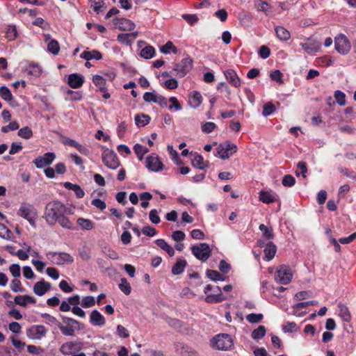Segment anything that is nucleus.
Masks as SVG:
<instances>
[{
	"instance_id": "nucleus-35",
	"label": "nucleus",
	"mask_w": 356,
	"mask_h": 356,
	"mask_svg": "<svg viewBox=\"0 0 356 356\" xmlns=\"http://www.w3.org/2000/svg\"><path fill=\"white\" fill-rule=\"evenodd\" d=\"M76 223L83 230H91L94 227V222L90 219L79 218Z\"/></svg>"
},
{
	"instance_id": "nucleus-21",
	"label": "nucleus",
	"mask_w": 356,
	"mask_h": 356,
	"mask_svg": "<svg viewBox=\"0 0 356 356\" xmlns=\"http://www.w3.org/2000/svg\"><path fill=\"white\" fill-rule=\"evenodd\" d=\"M90 323L94 326H103L106 323V320L99 311L93 310L90 315Z\"/></svg>"
},
{
	"instance_id": "nucleus-46",
	"label": "nucleus",
	"mask_w": 356,
	"mask_h": 356,
	"mask_svg": "<svg viewBox=\"0 0 356 356\" xmlns=\"http://www.w3.org/2000/svg\"><path fill=\"white\" fill-rule=\"evenodd\" d=\"M119 288L125 295H129L131 293V285L124 277L121 278Z\"/></svg>"
},
{
	"instance_id": "nucleus-26",
	"label": "nucleus",
	"mask_w": 356,
	"mask_h": 356,
	"mask_svg": "<svg viewBox=\"0 0 356 356\" xmlns=\"http://www.w3.org/2000/svg\"><path fill=\"white\" fill-rule=\"evenodd\" d=\"M264 252L265 259L270 261L274 258L277 252V246L273 242L269 241L266 243Z\"/></svg>"
},
{
	"instance_id": "nucleus-55",
	"label": "nucleus",
	"mask_w": 356,
	"mask_h": 356,
	"mask_svg": "<svg viewBox=\"0 0 356 356\" xmlns=\"http://www.w3.org/2000/svg\"><path fill=\"white\" fill-rule=\"evenodd\" d=\"M176 349L180 354L184 353H193V349L183 343H177L176 344Z\"/></svg>"
},
{
	"instance_id": "nucleus-4",
	"label": "nucleus",
	"mask_w": 356,
	"mask_h": 356,
	"mask_svg": "<svg viewBox=\"0 0 356 356\" xmlns=\"http://www.w3.org/2000/svg\"><path fill=\"white\" fill-rule=\"evenodd\" d=\"M17 213L19 216L26 219L31 226H35L38 211L33 204L26 202L21 203Z\"/></svg>"
},
{
	"instance_id": "nucleus-51",
	"label": "nucleus",
	"mask_w": 356,
	"mask_h": 356,
	"mask_svg": "<svg viewBox=\"0 0 356 356\" xmlns=\"http://www.w3.org/2000/svg\"><path fill=\"white\" fill-rule=\"evenodd\" d=\"M91 2V7L93 8L95 13L97 14L102 11L105 3L104 0H89Z\"/></svg>"
},
{
	"instance_id": "nucleus-33",
	"label": "nucleus",
	"mask_w": 356,
	"mask_h": 356,
	"mask_svg": "<svg viewBox=\"0 0 356 356\" xmlns=\"http://www.w3.org/2000/svg\"><path fill=\"white\" fill-rule=\"evenodd\" d=\"M339 316L346 322H350L351 320V315L347 306L339 302L338 304Z\"/></svg>"
},
{
	"instance_id": "nucleus-59",
	"label": "nucleus",
	"mask_w": 356,
	"mask_h": 356,
	"mask_svg": "<svg viewBox=\"0 0 356 356\" xmlns=\"http://www.w3.org/2000/svg\"><path fill=\"white\" fill-rule=\"evenodd\" d=\"M17 35L15 26H9L6 31V37L9 40H14Z\"/></svg>"
},
{
	"instance_id": "nucleus-8",
	"label": "nucleus",
	"mask_w": 356,
	"mask_h": 356,
	"mask_svg": "<svg viewBox=\"0 0 356 356\" xmlns=\"http://www.w3.org/2000/svg\"><path fill=\"white\" fill-rule=\"evenodd\" d=\"M334 46L336 51L342 55L348 54L351 48L349 40L343 33H340L335 37Z\"/></svg>"
},
{
	"instance_id": "nucleus-6",
	"label": "nucleus",
	"mask_w": 356,
	"mask_h": 356,
	"mask_svg": "<svg viewBox=\"0 0 356 356\" xmlns=\"http://www.w3.org/2000/svg\"><path fill=\"white\" fill-rule=\"evenodd\" d=\"M47 258L58 266H63L65 264H70L74 262V258L69 253L67 252H49L47 254Z\"/></svg>"
},
{
	"instance_id": "nucleus-60",
	"label": "nucleus",
	"mask_w": 356,
	"mask_h": 356,
	"mask_svg": "<svg viewBox=\"0 0 356 356\" xmlns=\"http://www.w3.org/2000/svg\"><path fill=\"white\" fill-rule=\"evenodd\" d=\"M217 127V125L212 122H207L202 124V130L203 132L209 134L211 133Z\"/></svg>"
},
{
	"instance_id": "nucleus-61",
	"label": "nucleus",
	"mask_w": 356,
	"mask_h": 356,
	"mask_svg": "<svg viewBox=\"0 0 356 356\" xmlns=\"http://www.w3.org/2000/svg\"><path fill=\"white\" fill-rule=\"evenodd\" d=\"M163 86L168 90H174L178 87V82L175 79H170L163 83Z\"/></svg>"
},
{
	"instance_id": "nucleus-38",
	"label": "nucleus",
	"mask_w": 356,
	"mask_h": 356,
	"mask_svg": "<svg viewBox=\"0 0 356 356\" xmlns=\"http://www.w3.org/2000/svg\"><path fill=\"white\" fill-rule=\"evenodd\" d=\"M133 149L140 161H142L144 155L149 152V149L147 147L143 146L139 143H136L134 146Z\"/></svg>"
},
{
	"instance_id": "nucleus-43",
	"label": "nucleus",
	"mask_w": 356,
	"mask_h": 356,
	"mask_svg": "<svg viewBox=\"0 0 356 356\" xmlns=\"http://www.w3.org/2000/svg\"><path fill=\"white\" fill-rule=\"evenodd\" d=\"M19 137L24 139H30L33 136V131L29 127H24L19 129L17 132Z\"/></svg>"
},
{
	"instance_id": "nucleus-36",
	"label": "nucleus",
	"mask_w": 356,
	"mask_h": 356,
	"mask_svg": "<svg viewBox=\"0 0 356 356\" xmlns=\"http://www.w3.org/2000/svg\"><path fill=\"white\" fill-rule=\"evenodd\" d=\"M259 229L262 232V238L266 240H271L274 238V234L272 227H268L264 224H261Z\"/></svg>"
},
{
	"instance_id": "nucleus-10",
	"label": "nucleus",
	"mask_w": 356,
	"mask_h": 356,
	"mask_svg": "<svg viewBox=\"0 0 356 356\" xmlns=\"http://www.w3.org/2000/svg\"><path fill=\"white\" fill-rule=\"evenodd\" d=\"M292 273L291 268L288 266H281L277 270L275 275V280L281 284H288L292 279Z\"/></svg>"
},
{
	"instance_id": "nucleus-17",
	"label": "nucleus",
	"mask_w": 356,
	"mask_h": 356,
	"mask_svg": "<svg viewBox=\"0 0 356 356\" xmlns=\"http://www.w3.org/2000/svg\"><path fill=\"white\" fill-rule=\"evenodd\" d=\"M300 45L309 54L318 51L321 47L319 42L312 38H308L305 42H301Z\"/></svg>"
},
{
	"instance_id": "nucleus-37",
	"label": "nucleus",
	"mask_w": 356,
	"mask_h": 356,
	"mask_svg": "<svg viewBox=\"0 0 356 356\" xmlns=\"http://www.w3.org/2000/svg\"><path fill=\"white\" fill-rule=\"evenodd\" d=\"M150 117L148 115L140 113L135 116V122L138 127H144L149 124Z\"/></svg>"
},
{
	"instance_id": "nucleus-47",
	"label": "nucleus",
	"mask_w": 356,
	"mask_h": 356,
	"mask_svg": "<svg viewBox=\"0 0 356 356\" xmlns=\"http://www.w3.org/2000/svg\"><path fill=\"white\" fill-rule=\"evenodd\" d=\"M47 49L54 55H57L60 51V45L57 40H51L47 44Z\"/></svg>"
},
{
	"instance_id": "nucleus-64",
	"label": "nucleus",
	"mask_w": 356,
	"mask_h": 356,
	"mask_svg": "<svg viewBox=\"0 0 356 356\" xmlns=\"http://www.w3.org/2000/svg\"><path fill=\"white\" fill-rule=\"evenodd\" d=\"M149 218L154 224H159L161 221L160 217L156 209H154L149 211Z\"/></svg>"
},
{
	"instance_id": "nucleus-44",
	"label": "nucleus",
	"mask_w": 356,
	"mask_h": 356,
	"mask_svg": "<svg viewBox=\"0 0 356 356\" xmlns=\"http://www.w3.org/2000/svg\"><path fill=\"white\" fill-rule=\"evenodd\" d=\"M0 96L7 102H11L13 99V96L10 89L6 86L0 87Z\"/></svg>"
},
{
	"instance_id": "nucleus-34",
	"label": "nucleus",
	"mask_w": 356,
	"mask_h": 356,
	"mask_svg": "<svg viewBox=\"0 0 356 356\" xmlns=\"http://www.w3.org/2000/svg\"><path fill=\"white\" fill-rule=\"evenodd\" d=\"M26 71L29 74L32 75L35 77H38L40 76L42 73L41 67L35 63H31L27 66Z\"/></svg>"
},
{
	"instance_id": "nucleus-30",
	"label": "nucleus",
	"mask_w": 356,
	"mask_h": 356,
	"mask_svg": "<svg viewBox=\"0 0 356 356\" xmlns=\"http://www.w3.org/2000/svg\"><path fill=\"white\" fill-rule=\"evenodd\" d=\"M187 262L185 259H178L172 268V274L180 275L184 271Z\"/></svg>"
},
{
	"instance_id": "nucleus-7",
	"label": "nucleus",
	"mask_w": 356,
	"mask_h": 356,
	"mask_svg": "<svg viewBox=\"0 0 356 356\" xmlns=\"http://www.w3.org/2000/svg\"><path fill=\"white\" fill-rule=\"evenodd\" d=\"M193 254L199 260L206 261L211 254V250L209 244L202 243L199 245H193L191 248Z\"/></svg>"
},
{
	"instance_id": "nucleus-18",
	"label": "nucleus",
	"mask_w": 356,
	"mask_h": 356,
	"mask_svg": "<svg viewBox=\"0 0 356 356\" xmlns=\"http://www.w3.org/2000/svg\"><path fill=\"white\" fill-rule=\"evenodd\" d=\"M214 292L216 294H209L207 295L205 298V302L207 303L213 304V303H218L221 302L227 299L225 296H224L222 293V290L220 286H216Z\"/></svg>"
},
{
	"instance_id": "nucleus-2",
	"label": "nucleus",
	"mask_w": 356,
	"mask_h": 356,
	"mask_svg": "<svg viewBox=\"0 0 356 356\" xmlns=\"http://www.w3.org/2000/svg\"><path fill=\"white\" fill-rule=\"evenodd\" d=\"M63 323H60L58 328L65 336L74 337L76 335V331L82 330L84 329V324L72 318L61 316Z\"/></svg>"
},
{
	"instance_id": "nucleus-58",
	"label": "nucleus",
	"mask_w": 356,
	"mask_h": 356,
	"mask_svg": "<svg viewBox=\"0 0 356 356\" xmlns=\"http://www.w3.org/2000/svg\"><path fill=\"white\" fill-rule=\"evenodd\" d=\"M282 183L286 187H291L296 184V179L291 175L284 176Z\"/></svg>"
},
{
	"instance_id": "nucleus-63",
	"label": "nucleus",
	"mask_w": 356,
	"mask_h": 356,
	"mask_svg": "<svg viewBox=\"0 0 356 356\" xmlns=\"http://www.w3.org/2000/svg\"><path fill=\"white\" fill-rule=\"evenodd\" d=\"M142 232L143 234L150 237L157 234L156 229L149 225L144 226L142 229Z\"/></svg>"
},
{
	"instance_id": "nucleus-45",
	"label": "nucleus",
	"mask_w": 356,
	"mask_h": 356,
	"mask_svg": "<svg viewBox=\"0 0 356 356\" xmlns=\"http://www.w3.org/2000/svg\"><path fill=\"white\" fill-rule=\"evenodd\" d=\"M161 51L163 54H168L170 51L176 54L177 53V48L174 45L171 41H168L161 48Z\"/></svg>"
},
{
	"instance_id": "nucleus-49",
	"label": "nucleus",
	"mask_w": 356,
	"mask_h": 356,
	"mask_svg": "<svg viewBox=\"0 0 356 356\" xmlns=\"http://www.w3.org/2000/svg\"><path fill=\"white\" fill-rule=\"evenodd\" d=\"M206 275L208 278L213 281L224 280L223 276L221 274H220L217 270H207L206 272Z\"/></svg>"
},
{
	"instance_id": "nucleus-16",
	"label": "nucleus",
	"mask_w": 356,
	"mask_h": 356,
	"mask_svg": "<svg viewBox=\"0 0 356 356\" xmlns=\"http://www.w3.org/2000/svg\"><path fill=\"white\" fill-rule=\"evenodd\" d=\"M145 166L152 171L159 172L162 170L163 165L159 157L148 156L146 158Z\"/></svg>"
},
{
	"instance_id": "nucleus-39",
	"label": "nucleus",
	"mask_w": 356,
	"mask_h": 356,
	"mask_svg": "<svg viewBox=\"0 0 356 356\" xmlns=\"http://www.w3.org/2000/svg\"><path fill=\"white\" fill-rule=\"evenodd\" d=\"M254 7L258 11L264 12L266 15L271 8L270 5L268 2L261 0H257L254 3Z\"/></svg>"
},
{
	"instance_id": "nucleus-24",
	"label": "nucleus",
	"mask_w": 356,
	"mask_h": 356,
	"mask_svg": "<svg viewBox=\"0 0 356 356\" xmlns=\"http://www.w3.org/2000/svg\"><path fill=\"white\" fill-rule=\"evenodd\" d=\"M138 36V32H132L130 33H120L118 35L117 40L119 42L131 45Z\"/></svg>"
},
{
	"instance_id": "nucleus-53",
	"label": "nucleus",
	"mask_w": 356,
	"mask_h": 356,
	"mask_svg": "<svg viewBox=\"0 0 356 356\" xmlns=\"http://www.w3.org/2000/svg\"><path fill=\"white\" fill-rule=\"evenodd\" d=\"M275 111V107L274 104L269 102L266 103L263 106L262 115L264 116H268Z\"/></svg>"
},
{
	"instance_id": "nucleus-5",
	"label": "nucleus",
	"mask_w": 356,
	"mask_h": 356,
	"mask_svg": "<svg viewBox=\"0 0 356 356\" xmlns=\"http://www.w3.org/2000/svg\"><path fill=\"white\" fill-rule=\"evenodd\" d=\"M102 148L104 152L102 154V159L104 164L110 169H117L120 165V162L116 153L105 147Z\"/></svg>"
},
{
	"instance_id": "nucleus-41",
	"label": "nucleus",
	"mask_w": 356,
	"mask_h": 356,
	"mask_svg": "<svg viewBox=\"0 0 356 356\" xmlns=\"http://www.w3.org/2000/svg\"><path fill=\"white\" fill-rule=\"evenodd\" d=\"M259 197V200L265 204H270L275 201V197L268 191H260Z\"/></svg>"
},
{
	"instance_id": "nucleus-22",
	"label": "nucleus",
	"mask_w": 356,
	"mask_h": 356,
	"mask_svg": "<svg viewBox=\"0 0 356 356\" xmlns=\"http://www.w3.org/2000/svg\"><path fill=\"white\" fill-rule=\"evenodd\" d=\"M227 81L235 88L241 86V80L234 70H227L225 72Z\"/></svg>"
},
{
	"instance_id": "nucleus-29",
	"label": "nucleus",
	"mask_w": 356,
	"mask_h": 356,
	"mask_svg": "<svg viewBox=\"0 0 356 356\" xmlns=\"http://www.w3.org/2000/svg\"><path fill=\"white\" fill-rule=\"evenodd\" d=\"M64 186L67 190H71L74 191L76 197L77 198H82L85 195V193L83 190L81 188V186L76 184H72L71 182L67 181L64 183Z\"/></svg>"
},
{
	"instance_id": "nucleus-13",
	"label": "nucleus",
	"mask_w": 356,
	"mask_h": 356,
	"mask_svg": "<svg viewBox=\"0 0 356 356\" xmlns=\"http://www.w3.org/2000/svg\"><path fill=\"white\" fill-rule=\"evenodd\" d=\"M56 159V154L54 152H47L43 156H39L35 158L33 163L37 168L42 169L46 166L50 165Z\"/></svg>"
},
{
	"instance_id": "nucleus-32",
	"label": "nucleus",
	"mask_w": 356,
	"mask_h": 356,
	"mask_svg": "<svg viewBox=\"0 0 356 356\" xmlns=\"http://www.w3.org/2000/svg\"><path fill=\"white\" fill-rule=\"evenodd\" d=\"M155 243L163 250L165 251L170 257H172L175 254L174 248L168 244L164 239H156Z\"/></svg>"
},
{
	"instance_id": "nucleus-20",
	"label": "nucleus",
	"mask_w": 356,
	"mask_h": 356,
	"mask_svg": "<svg viewBox=\"0 0 356 356\" xmlns=\"http://www.w3.org/2000/svg\"><path fill=\"white\" fill-rule=\"evenodd\" d=\"M84 83V78L79 74H71L68 76L67 83L72 88H79Z\"/></svg>"
},
{
	"instance_id": "nucleus-3",
	"label": "nucleus",
	"mask_w": 356,
	"mask_h": 356,
	"mask_svg": "<svg viewBox=\"0 0 356 356\" xmlns=\"http://www.w3.org/2000/svg\"><path fill=\"white\" fill-rule=\"evenodd\" d=\"M211 346L218 350H229L234 346V341L231 335L220 333L214 336L211 340Z\"/></svg>"
},
{
	"instance_id": "nucleus-14",
	"label": "nucleus",
	"mask_w": 356,
	"mask_h": 356,
	"mask_svg": "<svg viewBox=\"0 0 356 356\" xmlns=\"http://www.w3.org/2000/svg\"><path fill=\"white\" fill-rule=\"evenodd\" d=\"M47 330L42 325L31 326L26 330V336L31 339L40 340L45 337Z\"/></svg>"
},
{
	"instance_id": "nucleus-25",
	"label": "nucleus",
	"mask_w": 356,
	"mask_h": 356,
	"mask_svg": "<svg viewBox=\"0 0 356 356\" xmlns=\"http://www.w3.org/2000/svg\"><path fill=\"white\" fill-rule=\"evenodd\" d=\"M36 299L29 295L17 296L15 298V303L22 307H26L27 304H35Z\"/></svg>"
},
{
	"instance_id": "nucleus-1",
	"label": "nucleus",
	"mask_w": 356,
	"mask_h": 356,
	"mask_svg": "<svg viewBox=\"0 0 356 356\" xmlns=\"http://www.w3.org/2000/svg\"><path fill=\"white\" fill-rule=\"evenodd\" d=\"M72 213V210L67 209L63 203L58 200H53L46 204L43 218L50 226L58 222L62 227L73 230V223L65 216V214Z\"/></svg>"
},
{
	"instance_id": "nucleus-56",
	"label": "nucleus",
	"mask_w": 356,
	"mask_h": 356,
	"mask_svg": "<svg viewBox=\"0 0 356 356\" xmlns=\"http://www.w3.org/2000/svg\"><path fill=\"white\" fill-rule=\"evenodd\" d=\"M82 98V93L79 91L68 90L67 92V99L72 101L80 100Z\"/></svg>"
},
{
	"instance_id": "nucleus-48",
	"label": "nucleus",
	"mask_w": 356,
	"mask_h": 356,
	"mask_svg": "<svg viewBox=\"0 0 356 356\" xmlns=\"http://www.w3.org/2000/svg\"><path fill=\"white\" fill-rule=\"evenodd\" d=\"M334 97L339 106H343L346 105V94L343 92L341 90H336L334 92Z\"/></svg>"
},
{
	"instance_id": "nucleus-54",
	"label": "nucleus",
	"mask_w": 356,
	"mask_h": 356,
	"mask_svg": "<svg viewBox=\"0 0 356 356\" xmlns=\"http://www.w3.org/2000/svg\"><path fill=\"white\" fill-rule=\"evenodd\" d=\"M10 289L15 293L25 291V289L22 286V283L20 280L17 279H14L11 282Z\"/></svg>"
},
{
	"instance_id": "nucleus-52",
	"label": "nucleus",
	"mask_w": 356,
	"mask_h": 356,
	"mask_svg": "<svg viewBox=\"0 0 356 356\" xmlns=\"http://www.w3.org/2000/svg\"><path fill=\"white\" fill-rule=\"evenodd\" d=\"M19 128V124L17 120H13L6 126L1 127V130L3 133H8L10 131L17 130Z\"/></svg>"
},
{
	"instance_id": "nucleus-57",
	"label": "nucleus",
	"mask_w": 356,
	"mask_h": 356,
	"mask_svg": "<svg viewBox=\"0 0 356 356\" xmlns=\"http://www.w3.org/2000/svg\"><path fill=\"white\" fill-rule=\"evenodd\" d=\"M264 318L261 314H250L246 316V320L250 323H256L260 322Z\"/></svg>"
},
{
	"instance_id": "nucleus-11",
	"label": "nucleus",
	"mask_w": 356,
	"mask_h": 356,
	"mask_svg": "<svg viewBox=\"0 0 356 356\" xmlns=\"http://www.w3.org/2000/svg\"><path fill=\"white\" fill-rule=\"evenodd\" d=\"M237 150V147L230 141L221 143L217 147V154L222 159L229 158Z\"/></svg>"
},
{
	"instance_id": "nucleus-40",
	"label": "nucleus",
	"mask_w": 356,
	"mask_h": 356,
	"mask_svg": "<svg viewBox=\"0 0 356 356\" xmlns=\"http://www.w3.org/2000/svg\"><path fill=\"white\" fill-rule=\"evenodd\" d=\"M266 329L264 325H259L257 329L254 330L251 334V337L254 340L261 339L266 334Z\"/></svg>"
},
{
	"instance_id": "nucleus-42",
	"label": "nucleus",
	"mask_w": 356,
	"mask_h": 356,
	"mask_svg": "<svg viewBox=\"0 0 356 356\" xmlns=\"http://www.w3.org/2000/svg\"><path fill=\"white\" fill-rule=\"evenodd\" d=\"M155 54V49L152 46H146L144 48H143L140 51V56L145 58V59H149L152 58Z\"/></svg>"
},
{
	"instance_id": "nucleus-31",
	"label": "nucleus",
	"mask_w": 356,
	"mask_h": 356,
	"mask_svg": "<svg viewBox=\"0 0 356 356\" xmlns=\"http://www.w3.org/2000/svg\"><path fill=\"white\" fill-rule=\"evenodd\" d=\"M275 31L277 37L282 41H286L291 38L290 32L284 26H276Z\"/></svg>"
},
{
	"instance_id": "nucleus-15",
	"label": "nucleus",
	"mask_w": 356,
	"mask_h": 356,
	"mask_svg": "<svg viewBox=\"0 0 356 356\" xmlns=\"http://www.w3.org/2000/svg\"><path fill=\"white\" fill-rule=\"evenodd\" d=\"M113 24L120 31H132L135 28L134 23L127 18L115 17L113 19Z\"/></svg>"
},
{
	"instance_id": "nucleus-27",
	"label": "nucleus",
	"mask_w": 356,
	"mask_h": 356,
	"mask_svg": "<svg viewBox=\"0 0 356 356\" xmlns=\"http://www.w3.org/2000/svg\"><path fill=\"white\" fill-rule=\"evenodd\" d=\"M81 58H83L88 61L95 59V60H101L102 58V54L100 51L96 49H93L92 51H84L80 55Z\"/></svg>"
},
{
	"instance_id": "nucleus-50",
	"label": "nucleus",
	"mask_w": 356,
	"mask_h": 356,
	"mask_svg": "<svg viewBox=\"0 0 356 356\" xmlns=\"http://www.w3.org/2000/svg\"><path fill=\"white\" fill-rule=\"evenodd\" d=\"M95 305V300L93 296H88L82 298L81 305L83 308H90Z\"/></svg>"
},
{
	"instance_id": "nucleus-9",
	"label": "nucleus",
	"mask_w": 356,
	"mask_h": 356,
	"mask_svg": "<svg viewBox=\"0 0 356 356\" xmlns=\"http://www.w3.org/2000/svg\"><path fill=\"white\" fill-rule=\"evenodd\" d=\"M193 60L189 58H183L179 63H177L173 68L176 72V76L179 78L185 76L193 67Z\"/></svg>"
},
{
	"instance_id": "nucleus-12",
	"label": "nucleus",
	"mask_w": 356,
	"mask_h": 356,
	"mask_svg": "<svg viewBox=\"0 0 356 356\" xmlns=\"http://www.w3.org/2000/svg\"><path fill=\"white\" fill-rule=\"evenodd\" d=\"M83 343L78 341H71L62 344L60 348V353L64 355H72L83 348Z\"/></svg>"
},
{
	"instance_id": "nucleus-28",
	"label": "nucleus",
	"mask_w": 356,
	"mask_h": 356,
	"mask_svg": "<svg viewBox=\"0 0 356 356\" xmlns=\"http://www.w3.org/2000/svg\"><path fill=\"white\" fill-rule=\"evenodd\" d=\"M191 154H193L192 152ZM191 163L193 167L197 168L200 170H203L208 166V161H207L205 164L203 156L197 154V152H195L193 154V159H192Z\"/></svg>"
},
{
	"instance_id": "nucleus-23",
	"label": "nucleus",
	"mask_w": 356,
	"mask_h": 356,
	"mask_svg": "<svg viewBox=\"0 0 356 356\" xmlns=\"http://www.w3.org/2000/svg\"><path fill=\"white\" fill-rule=\"evenodd\" d=\"M202 102V97L200 92L194 90L189 94L188 104L193 108H197Z\"/></svg>"
},
{
	"instance_id": "nucleus-62",
	"label": "nucleus",
	"mask_w": 356,
	"mask_h": 356,
	"mask_svg": "<svg viewBox=\"0 0 356 356\" xmlns=\"http://www.w3.org/2000/svg\"><path fill=\"white\" fill-rule=\"evenodd\" d=\"M92 82L97 87H102L106 86V80L100 75H94L92 77Z\"/></svg>"
},
{
	"instance_id": "nucleus-19",
	"label": "nucleus",
	"mask_w": 356,
	"mask_h": 356,
	"mask_svg": "<svg viewBox=\"0 0 356 356\" xmlns=\"http://www.w3.org/2000/svg\"><path fill=\"white\" fill-rule=\"evenodd\" d=\"M51 289V284L42 280L36 282L33 288L34 293L38 296H44L48 291Z\"/></svg>"
}]
</instances>
